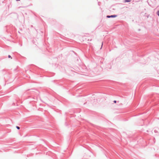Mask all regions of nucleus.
Returning a JSON list of instances; mask_svg holds the SVG:
<instances>
[{
	"label": "nucleus",
	"mask_w": 159,
	"mask_h": 159,
	"mask_svg": "<svg viewBox=\"0 0 159 159\" xmlns=\"http://www.w3.org/2000/svg\"><path fill=\"white\" fill-rule=\"evenodd\" d=\"M91 40H92V39H89L88 40V41H91Z\"/></svg>",
	"instance_id": "nucleus-8"
},
{
	"label": "nucleus",
	"mask_w": 159,
	"mask_h": 159,
	"mask_svg": "<svg viewBox=\"0 0 159 159\" xmlns=\"http://www.w3.org/2000/svg\"><path fill=\"white\" fill-rule=\"evenodd\" d=\"M131 0H125V2H130Z\"/></svg>",
	"instance_id": "nucleus-1"
},
{
	"label": "nucleus",
	"mask_w": 159,
	"mask_h": 159,
	"mask_svg": "<svg viewBox=\"0 0 159 159\" xmlns=\"http://www.w3.org/2000/svg\"><path fill=\"white\" fill-rule=\"evenodd\" d=\"M157 15L159 16V11L157 12Z\"/></svg>",
	"instance_id": "nucleus-4"
},
{
	"label": "nucleus",
	"mask_w": 159,
	"mask_h": 159,
	"mask_svg": "<svg viewBox=\"0 0 159 159\" xmlns=\"http://www.w3.org/2000/svg\"><path fill=\"white\" fill-rule=\"evenodd\" d=\"M107 17H108V18H110V17H110V16H107Z\"/></svg>",
	"instance_id": "nucleus-5"
},
{
	"label": "nucleus",
	"mask_w": 159,
	"mask_h": 159,
	"mask_svg": "<svg viewBox=\"0 0 159 159\" xmlns=\"http://www.w3.org/2000/svg\"><path fill=\"white\" fill-rule=\"evenodd\" d=\"M147 17V18H148V16L147 15V16H146Z\"/></svg>",
	"instance_id": "nucleus-10"
},
{
	"label": "nucleus",
	"mask_w": 159,
	"mask_h": 159,
	"mask_svg": "<svg viewBox=\"0 0 159 159\" xmlns=\"http://www.w3.org/2000/svg\"><path fill=\"white\" fill-rule=\"evenodd\" d=\"M8 57L9 58H11V56L10 55H9L8 56Z\"/></svg>",
	"instance_id": "nucleus-7"
},
{
	"label": "nucleus",
	"mask_w": 159,
	"mask_h": 159,
	"mask_svg": "<svg viewBox=\"0 0 159 159\" xmlns=\"http://www.w3.org/2000/svg\"><path fill=\"white\" fill-rule=\"evenodd\" d=\"M16 128H17V129H20V127H19V126H16Z\"/></svg>",
	"instance_id": "nucleus-3"
},
{
	"label": "nucleus",
	"mask_w": 159,
	"mask_h": 159,
	"mask_svg": "<svg viewBox=\"0 0 159 159\" xmlns=\"http://www.w3.org/2000/svg\"><path fill=\"white\" fill-rule=\"evenodd\" d=\"M17 1H19L20 0H16Z\"/></svg>",
	"instance_id": "nucleus-11"
},
{
	"label": "nucleus",
	"mask_w": 159,
	"mask_h": 159,
	"mask_svg": "<svg viewBox=\"0 0 159 159\" xmlns=\"http://www.w3.org/2000/svg\"><path fill=\"white\" fill-rule=\"evenodd\" d=\"M116 16H114V15H111V16H110L111 17H115Z\"/></svg>",
	"instance_id": "nucleus-2"
},
{
	"label": "nucleus",
	"mask_w": 159,
	"mask_h": 159,
	"mask_svg": "<svg viewBox=\"0 0 159 159\" xmlns=\"http://www.w3.org/2000/svg\"><path fill=\"white\" fill-rule=\"evenodd\" d=\"M114 102L115 103H116V100H115L114 101Z\"/></svg>",
	"instance_id": "nucleus-6"
},
{
	"label": "nucleus",
	"mask_w": 159,
	"mask_h": 159,
	"mask_svg": "<svg viewBox=\"0 0 159 159\" xmlns=\"http://www.w3.org/2000/svg\"><path fill=\"white\" fill-rule=\"evenodd\" d=\"M93 100H94V102H95V101H96V99H94Z\"/></svg>",
	"instance_id": "nucleus-9"
}]
</instances>
